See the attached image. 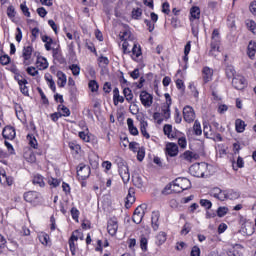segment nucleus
<instances>
[{"instance_id":"f257e3e1","label":"nucleus","mask_w":256,"mask_h":256,"mask_svg":"<svg viewBox=\"0 0 256 256\" xmlns=\"http://www.w3.org/2000/svg\"><path fill=\"white\" fill-rule=\"evenodd\" d=\"M187 189H191V181L187 178H176L173 184L166 185L162 193L163 195H171V193H183Z\"/></svg>"},{"instance_id":"f03ea898","label":"nucleus","mask_w":256,"mask_h":256,"mask_svg":"<svg viewBox=\"0 0 256 256\" xmlns=\"http://www.w3.org/2000/svg\"><path fill=\"white\" fill-rule=\"evenodd\" d=\"M118 171L123 183H129L131 174L129 173V166H127V163L123 159L118 160Z\"/></svg>"},{"instance_id":"7ed1b4c3","label":"nucleus","mask_w":256,"mask_h":256,"mask_svg":"<svg viewBox=\"0 0 256 256\" xmlns=\"http://www.w3.org/2000/svg\"><path fill=\"white\" fill-rule=\"evenodd\" d=\"M232 85L234 89H238L241 91L242 89H245L247 87V80H245V77L242 75L236 74L232 79Z\"/></svg>"},{"instance_id":"20e7f679","label":"nucleus","mask_w":256,"mask_h":256,"mask_svg":"<svg viewBox=\"0 0 256 256\" xmlns=\"http://www.w3.org/2000/svg\"><path fill=\"white\" fill-rule=\"evenodd\" d=\"M183 117L184 121L186 123H193L195 121V110H193V107L186 106L183 108Z\"/></svg>"},{"instance_id":"39448f33","label":"nucleus","mask_w":256,"mask_h":256,"mask_svg":"<svg viewBox=\"0 0 256 256\" xmlns=\"http://www.w3.org/2000/svg\"><path fill=\"white\" fill-rule=\"evenodd\" d=\"M220 256H243V246L236 244L229 251L222 252Z\"/></svg>"},{"instance_id":"423d86ee","label":"nucleus","mask_w":256,"mask_h":256,"mask_svg":"<svg viewBox=\"0 0 256 256\" xmlns=\"http://www.w3.org/2000/svg\"><path fill=\"white\" fill-rule=\"evenodd\" d=\"M140 101L143 106L151 107L153 105V95L149 94L147 91H142L140 93Z\"/></svg>"},{"instance_id":"0eeeda50","label":"nucleus","mask_w":256,"mask_h":256,"mask_svg":"<svg viewBox=\"0 0 256 256\" xmlns=\"http://www.w3.org/2000/svg\"><path fill=\"white\" fill-rule=\"evenodd\" d=\"M77 175L80 177V179L85 180L89 178V175H91V168L87 165L81 164L77 170Z\"/></svg>"},{"instance_id":"6e6552de","label":"nucleus","mask_w":256,"mask_h":256,"mask_svg":"<svg viewBox=\"0 0 256 256\" xmlns=\"http://www.w3.org/2000/svg\"><path fill=\"white\" fill-rule=\"evenodd\" d=\"M166 155H169V157H177V155H179V146L173 142L168 143L166 145Z\"/></svg>"},{"instance_id":"1a4fd4ad","label":"nucleus","mask_w":256,"mask_h":256,"mask_svg":"<svg viewBox=\"0 0 256 256\" xmlns=\"http://www.w3.org/2000/svg\"><path fill=\"white\" fill-rule=\"evenodd\" d=\"M211 196L218 199V201H225V199H227V193L223 192L219 187L212 189Z\"/></svg>"},{"instance_id":"9d476101","label":"nucleus","mask_w":256,"mask_h":256,"mask_svg":"<svg viewBox=\"0 0 256 256\" xmlns=\"http://www.w3.org/2000/svg\"><path fill=\"white\" fill-rule=\"evenodd\" d=\"M15 135H16L15 128L11 126H6L2 131V136L4 137V139L13 140L15 139Z\"/></svg>"},{"instance_id":"9b49d317","label":"nucleus","mask_w":256,"mask_h":256,"mask_svg":"<svg viewBox=\"0 0 256 256\" xmlns=\"http://www.w3.org/2000/svg\"><path fill=\"white\" fill-rule=\"evenodd\" d=\"M107 229H108L109 235H112V236L116 235L117 234V230L119 229V224H117V220L110 219L108 221Z\"/></svg>"},{"instance_id":"f8f14e48","label":"nucleus","mask_w":256,"mask_h":256,"mask_svg":"<svg viewBox=\"0 0 256 256\" xmlns=\"http://www.w3.org/2000/svg\"><path fill=\"white\" fill-rule=\"evenodd\" d=\"M33 55V47L27 46L23 48L22 57L24 58V65H29L28 60L31 59Z\"/></svg>"},{"instance_id":"ddd939ff","label":"nucleus","mask_w":256,"mask_h":256,"mask_svg":"<svg viewBox=\"0 0 256 256\" xmlns=\"http://www.w3.org/2000/svg\"><path fill=\"white\" fill-rule=\"evenodd\" d=\"M213 79V69L209 67H204L203 68V80L204 83H209Z\"/></svg>"},{"instance_id":"4468645a","label":"nucleus","mask_w":256,"mask_h":256,"mask_svg":"<svg viewBox=\"0 0 256 256\" xmlns=\"http://www.w3.org/2000/svg\"><path fill=\"white\" fill-rule=\"evenodd\" d=\"M56 75L58 77L57 85L60 87H65V85H67V76L65 73L58 71Z\"/></svg>"},{"instance_id":"2eb2a0df","label":"nucleus","mask_w":256,"mask_h":256,"mask_svg":"<svg viewBox=\"0 0 256 256\" xmlns=\"http://www.w3.org/2000/svg\"><path fill=\"white\" fill-rule=\"evenodd\" d=\"M135 191H133V189H129L128 191V195L126 197V207H131V205H133V203H135Z\"/></svg>"},{"instance_id":"dca6fc26","label":"nucleus","mask_w":256,"mask_h":256,"mask_svg":"<svg viewBox=\"0 0 256 256\" xmlns=\"http://www.w3.org/2000/svg\"><path fill=\"white\" fill-rule=\"evenodd\" d=\"M255 53H256V43L253 41H250L248 44L247 55L250 59H254Z\"/></svg>"},{"instance_id":"f3484780","label":"nucleus","mask_w":256,"mask_h":256,"mask_svg":"<svg viewBox=\"0 0 256 256\" xmlns=\"http://www.w3.org/2000/svg\"><path fill=\"white\" fill-rule=\"evenodd\" d=\"M141 55V46H137V44L134 43L132 48V59L136 61L137 59H139V57H141Z\"/></svg>"},{"instance_id":"a211bd4d","label":"nucleus","mask_w":256,"mask_h":256,"mask_svg":"<svg viewBox=\"0 0 256 256\" xmlns=\"http://www.w3.org/2000/svg\"><path fill=\"white\" fill-rule=\"evenodd\" d=\"M15 79H17L18 84L20 86V91L21 93H23V95H29V90L27 89V80L23 79V80H19L17 77H15Z\"/></svg>"},{"instance_id":"6ab92c4d","label":"nucleus","mask_w":256,"mask_h":256,"mask_svg":"<svg viewBox=\"0 0 256 256\" xmlns=\"http://www.w3.org/2000/svg\"><path fill=\"white\" fill-rule=\"evenodd\" d=\"M199 169H201V165L194 164L190 167V172L194 177H203V172H199Z\"/></svg>"},{"instance_id":"aec40b11","label":"nucleus","mask_w":256,"mask_h":256,"mask_svg":"<svg viewBox=\"0 0 256 256\" xmlns=\"http://www.w3.org/2000/svg\"><path fill=\"white\" fill-rule=\"evenodd\" d=\"M210 47V55H212V57H216L217 53H219V42L212 40Z\"/></svg>"},{"instance_id":"412c9836","label":"nucleus","mask_w":256,"mask_h":256,"mask_svg":"<svg viewBox=\"0 0 256 256\" xmlns=\"http://www.w3.org/2000/svg\"><path fill=\"white\" fill-rule=\"evenodd\" d=\"M24 199L28 203H33L37 199V192L29 191L24 194Z\"/></svg>"},{"instance_id":"4be33fe9","label":"nucleus","mask_w":256,"mask_h":256,"mask_svg":"<svg viewBox=\"0 0 256 256\" xmlns=\"http://www.w3.org/2000/svg\"><path fill=\"white\" fill-rule=\"evenodd\" d=\"M152 228L154 229V231H157V229H159V212L152 213Z\"/></svg>"},{"instance_id":"5701e85b","label":"nucleus","mask_w":256,"mask_h":256,"mask_svg":"<svg viewBox=\"0 0 256 256\" xmlns=\"http://www.w3.org/2000/svg\"><path fill=\"white\" fill-rule=\"evenodd\" d=\"M235 127H236V131L237 133H243V131H245V121L241 120V119H237L235 122Z\"/></svg>"},{"instance_id":"b1692460","label":"nucleus","mask_w":256,"mask_h":256,"mask_svg":"<svg viewBox=\"0 0 256 256\" xmlns=\"http://www.w3.org/2000/svg\"><path fill=\"white\" fill-rule=\"evenodd\" d=\"M190 15L192 19H199V17H201V9H199L197 6H193L190 9Z\"/></svg>"},{"instance_id":"393cba45","label":"nucleus","mask_w":256,"mask_h":256,"mask_svg":"<svg viewBox=\"0 0 256 256\" xmlns=\"http://www.w3.org/2000/svg\"><path fill=\"white\" fill-rule=\"evenodd\" d=\"M146 211H147V204H141L140 206H138L135 209L134 214L135 215H142L143 217H145Z\"/></svg>"},{"instance_id":"a878e982","label":"nucleus","mask_w":256,"mask_h":256,"mask_svg":"<svg viewBox=\"0 0 256 256\" xmlns=\"http://www.w3.org/2000/svg\"><path fill=\"white\" fill-rule=\"evenodd\" d=\"M45 80L49 83V87L53 93L57 91V87L55 86V81L53 80V77L51 75L47 76L45 75Z\"/></svg>"},{"instance_id":"bb28decb","label":"nucleus","mask_w":256,"mask_h":256,"mask_svg":"<svg viewBox=\"0 0 256 256\" xmlns=\"http://www.w3.org/2000/svg\"><path fill=\"white\" fill-rule=\"evenodd\" d=\"M157 244L163 245L165 241H167V234L165 232H159V234L156 236Z\"/></svg>"},{"instance_id":"cd10ccee","label":"nucleus","mask_w":256,"mask_h":256,"mask_svg":"<svg viewBox=\"0 0 256 256\" xmlns=\"http://www.w3.org/2000/svg\"><path fill=\"white\" fill-rule=\"evenodd\" d=\"M246 27L251 31L254 35H256V23L253 20H246Z\"/></svg>"},{"instance_id":"c85d7f7f","label":"nucleus","mask_w":256,"mask_h":256,"mask_svg":"<svg viewBox=\"0 0 256 256\" xmlns=\"http://www.w3.org/2000/svg\"><path fill=\"white\" fill-rule=\"evenodd\" d=\"M123 93L126 101H128V103H131L133 101V92L131 91V89L124 88Z\"/></svg>"},{"instance_id":"c756f323","label":"nucleus","mask_w":256,"mask_h":256,"mask_svg":"<svg viewBox=\"0 0 256 256\" xmlns=\"http://www.w3.org/2000/svg\"><path fill=\"white\" fill-rule=\"evenodd\" d=\"M227 199H231L232 201H235V199H239L241 197V194L235 190H230L228 193H226Z\"/></svg>"},{"instance_id":"7c9ffc66","label":"nucleus","mask_w":256,"mask_h":256,"mask_svg":"<svg viewBox=\"0 0 256 256\" xmlns=\"http://www.w3.org/2000/svg\"><path fill=\"white\" fill-rule=\"evenodd\" d=\"M33 184L39 185V187H45V182L43 181V176L37 175L33 178Z\"/></svg>"},{"instance_id":"2f4dec72","label":"nucleus","mask_w":256,"mask_h":256,"mask_svg":"<svg viewBox=\"0 0 256 256\" xmlns=\"http://www.w3.org/2000/svg\"><path fill=\"white\" fill-rule=\"evenodd\" d=\"M203 133L207 139H213V133H211V127L209 124H204Z\"/></svg>"},{"instance_id":"473e14b6","label":"nucleus","mask_w":256,"mask_h":256,"mask_svg":"<svg viewBox=\"0 0 256 256\" xmlns=\"http://www.w3.org/2000/svg\"><path fill=\"white\" fill-rule=\"evenodd\" d=\"M171 131H173V126L171 124H165L163 127L164 135H167L169 138H173L174 136L171 135Z\"/></svg>"},{"instance_id":"72a5a7b5","label":"nucleus","mask_w":256,"mask_h":256,"mask_svg":"<svg viewBox=\"0 0 256 256\" xmlns=\"http://www.w3.org/2000/svg\"><path fill=\"white\" fill-rule=\"evenodd\" d=\"M140 131H141L143 137H145L146 139H149L151 137L149 135V133H147V122L141 123Z\"/></svg>"},{"instance_id":"f704fd0d","label":"nucleus","mask_w":256,"mask_h":256,"mask_svg":"<svg viewBox=\"0 0 256 256\" xmlns=\"http://www.w3.org/2000/svg\"><path fill=\"white\" fill-rule=\"evenodd\" d=\"M236 75L237 74H235V68H233V66H228L226 68V77H228V79H233Z\"/></svg>"},{"instance_id":"c9c22d12","label":"nucleus","mask_w":256,"mask_h":256,"mask_svg":"<svg viewBox=\"0 0 256 256\" xmlns=\"http://www.w3.org/2000/svg\"><path fill=\"white\" fill-rule=\"evenodd\" d=\"M58 110L62 111V117H69V115H71V111L66 106L59 105Z\"/></svg>"},{"instance_id":"e433bc0d","label":"nucleus","mask_w":256,"mask_h":256,"mask_svg":"<svg viewBox=\"0 0 256 256\" xmlns=\"http://www.w3.org/2000/svg\"><path fill=\"white\" fill-rule=\"evenodd\" d=\"M193 129H194L195 135H202L203 130H201V123H199V121L196 120L194 122Z\"/></svg>"},{"instance_id":"4c0bfd02","label":"nucleus","mask_w":256,"mask_h":256,"mask_svg":"<svg viewBox=\"0 0 256 256\" xmlns=\"http://www.w3.org/2000/svg\"><path fill=\"white\" fill-rule=\"evenodd\" d=\"M133 184L135 187H138V189H141L143 187V179L140 176H136L133 178Z\"/></svg>"},{"instance_id":"58836bf2","label":"nucleus","mask_w":256,"mask_h":256,"mask_svg":"<svg viewBox=\"0 0 256 256\" xmlns=\"http://www.w3.org/2000/svg\"><path fill=\"white\" fill-rule=\"evenodd\" d=\"M89 89L92 91V93H95V91H98L99 84L95 80H91L88 84Z\"/></svg>"},{"instance_id":"ea45409f","label":"nucleus","mask_w":256,"mask_h":256,"mask_svg":"<svg viewBox=\"0 0 256 256\" xmlns=\"http://www.w3.org/2000/svg\"><path fill=\"white\" fill-rule=\"evenodd\" d=\"M0 63L1 65H9L11 63V57L9 55L5 54L0 57Z\"/></svg>"},{"instance_id":"a19ab883","label":"nucleus","mask_w":256,"mask_h":256,"mask_svg":"<svg viewBox=\"0 0 256 256\" xmlns=\"http://www.w3.org/2000/svg\"><path fill=\"white\" fill-rule=\"evenodd\" d=\"M229 212V208L227 207H219L217 209V215L218 217H225L226 213Z\"/></svg>"},{"instance_id":"79ce46f5","label":"nucleus","mask_w":256,"mask_h":256,"mask_svg":"<svg viewBox=\"0 0 256 256\" xmlns=\"http://www.w3.org/2000/svg\"><path fill=\"white\" fill-rule=\"evenodd\" d=\"M69 69L72 70V74L74 76H77L79 75V73H81V68L76 64H72L71 66H69Z\"/></svg>"},{"instance_id":"37998d69","label":"nucleus","mask_w":256,"mask_h":256,"mask_svg":"<svg viewBox=\"0 0 256 256\" xmlns=\"http://www.w3.org/2000/svg\"><path fill=\"white\" fill-rule=\"evenodd\" d=\"M27 139L29 141V145L33 147V149H37V139H35V136L28 135Z\"/></svg>"},{"instance_id":"c03bdc74","label":"nucleus","mask_w":256,"mask_h":256,"mask_svg":"<svg viewBox=\"0 0 256 256\" xmlns=\"http://www.w3.org/2000/svg\"><path fill=\"white\" fill-rule=\"evenodd\" d=\"M200 205L202 207H205V209H211V207H213V204L211 203V201H209L207 199H201L200 200Z\"/></svg>"},{"instance_id":"a18cd8bd","label":"nucleus","mask_w":256,"mask_h":256,"mask_svg":"<svg viewBox=\"0 0 256 256\" xmlns=\"http://www.w3.org/2000/svg\"><path fill=\"white\" fill-rule=\"evenodd\" d=\"M20 9L25 17H31V12H29V8L25 5V2L20 5Z\"/></svg>"},{"instance_id":"49530a36","label":"nucleus","mask_w":256,"mask_h":256,"mask_svg":"<svg viewBox=\"0 0 256 256\" xmlns=\"http://www.w3.org/2000/svg\"><path fill=\"white\" fill-rule=\"evenodd\" d=\"M39 241L42 243V245H49V235L42 234L39 236Z\"/></svg>"},{"instance_id":"de8ad7c7","label":"nucleus","mask_w":256,"mask_h":256,"mask_svg":"<svg viewBox=\"0 0 256 256\" xmlns=\"http://www.w3.org/2000/svg\"><path fill=\"white\" fill-rule=\"evenodd\" d=\"M141 15H143V11L141 10V8H137L132 11L133 19H139V17H141Z\"/></svg>"},{"instance_id":"09e8293b","label":"nucleus","mask_w":256,"mask_h":256,"mask_svg":"<svg viewBox=\"0 0 256 256\" xmlns=\"http://www.w3.org/2000/svg\"><path fill=\"white\" fill-rule=\"evenodd\" d=\"M162 112L164 113L165 119H169L171 117V107L169 106H164L162 108Z\"/></svg>"},{"instance_id":"8fccbe9b","label":"nucleus","mask_w":256,"mask_h":256,"mask_svg":"<svg viewBox=\"0 0 256 256\" xmlns=\"http://www.w3.org/2000/svg\"><path fill=\"white\" fill-rule=\"evenodd\" d=\"M183 159H185L186 161H193V152L191 151H185L182 154Z\"/></svg>"},{"instance_id":"3c124183","label":"nucleus","mask_w":256,"mask_h":256,"mask_svg":"<svg viewBox=\"0 0 256 256\" xmlns=\"http://www.w3.org/2000/svg\"><path fill=\"white\" fill-rule=\"evenodd\" d=\"M147 243H148L147 238L142 236L140 239V247H141L142 251H147Z\"/></svg>"},{"instance_id":"603ef678","label":"nucleus","mask_w":256,"mask_h":256,"mask_svg":"<svg viewBox=\"0 0 256 256\" xmlns=\"http://www.w3.org/2000/svg\"><path fill=\"white\" fill-rule=\"evenodd\" d=\"M137 159L138 161H143V159H145V148H139L137 152Z\"/></svg>"},{"instance_id":"864d4df0","label":"nucleus","mask_w":256,"mask_h":256,"mask_svg":"<svg viewBox=\"0 0 256 256\" xmlns=\"http://www.w3.org/2000/svg\"><path fill=\"white\" fill-rule=\"evenodd\" d=\"M188 87L191 90V93H192L193 97H195L197 99V97H199V91L197 90L195 85L194 84H189Z\"/></svg>"},{"instance_id":"5fc2aeb1","label":"nucleus","mask_w":256,"mask_h":256,"mask_svg":"<svg viewBox=\"0 0 256 256\" xmlns=\"http://www.w3.org/2000/svg\"><path fill=\"white\" fill-rule=\"evenodd\" d=\"M145 25H147L148 27V31L150 33H153V31L155 30V23H151V20H144Z\"/></svg>"},{"instance_id":"6e6d98bb","label":"nucleus","mask_w":256,"mask_h":256,"mask_svg":"<svg viewBox=\"0 0 256 256\" xmlns=\"http://www.w3.org/2000/svg\"><path fill=\"white\" fill-rule=\"evenodd\" d=\"M190 256H201V249L198 246H194L191 250Z\"/></svg>"},{"instance_id":"4d7b16f0","label":"nucleus","mask_w":256,"mask_h":256,"mask_svg":"<svg viewBox=\"0 0 256 256\" xmlns=\"http://www.w3.org/2000/svg\"><path fill=\"white\" fill-rule=\"evenodd\" d=\"M143 217L142 215L140 214H133V221L136 223V225H139V223H141L143 221Z\"/></svg>"},{"instance_id":"13d9d810","label":"nucleus","mask_w":256,"mask_h":256,"mask_svg":"<svg viewBox=\"0 0 256 256\" xmlns=\"http://www.w3.org/2000/svg\"><path fill=\"white\" fill-rule=\"evenodd\" d=\"M26 71H27L28 75H31L32 77L39 75V71H37L35 69V67H28Z\"/></svg>"},{"instance_id":"bf43d9fd","label":"nucleus","mask_w":256,"mask_h":256,"mask_svg":"<svg viewBox=\"0 0 256 256\" xmlns=\"http://www.w3.org/2000/svg\"><path fill=\"white\" fill-rule=\"evenodd\" d=\"M37 91H38L39 95L41 96V99H42L43 103L44 104L49 103V100L47 99V96H45V93H43V90L38 87Z\"/></svg>"},{"instance_id":"052dcab7","label":"nucleus","mask_w":256,"mask_h":256,"mask_svg":"<svg viewBox=\"0 0 256 256\" xmlns=\"http://www.w3.org/2000/svg\"><path fill=\"white\" fill-rule=\"evenodd\" d=\"M123 44H122V49L124 51V53H131V50H129V41L122 39Z\"/></svg>"},{"instance_id":"680f3d73","label":"nucleus","mask_w":256,"mask_h":256,"mask_svg":"<svg viewBox=\"0 0 256 256\" xmlns=\"http://www.w3.org/2000/svg\"><path fill=\"white\" fill-rule=\"evenodd\" d=\"M7 15L10 19H13V17H15V7L9 6L7 9Z\"/></svg>"},{"instance_id":"e2e57ef3","label":"nucleus","mask_w":256,"mask_h":256,"mask_svg":"<svg viewBox=\"0 0 256 256\" xmlns=\"http://www.w3.org/2000/svg\"><path fill=\"white\" fill-rule=\"evenodd\" d=\"M162 12L166 15H169V13H171V10H169V2H164L162 4Z\"/></svg>"},{"instance_id":"0e129e2a","label":"nucleus","mask_w":256,"mask_h":256,"mask_svg":"<svg viewBox=\"0 0 256 256\" xmlns=\"http://www.w3.org/2000/svg\"><path fill=\"white\" fill-rule=\"evenodd\" d=\"M178 145L182 148L185 149L187 147V139L185 137H181L178 139Z\"/></svg>"},{"instance_id":"69168bd1","label":"nucleus","mask_w":256,"mask_h":256,"mask_svg":"<svg viewBox=\"0 0 256 256\" xmlns=\"http://www.w3.org/2000/svg\"><path fill=\"white\" fill-rule=\"evenodd\" d=\"M71 215H72V218L75 221H78V219H79V210H77V208H72L71 209Z\"/></svg>"},{"instance_id":"338daca9","label":"nucleus","mask_w":256,"mask_h":256,"mask_svg":"<svg viewBox=\"0 0 256 256\" xmlns=\"http://www.w3.org/2000/svg\"><path fill=\"white\" fill-rule=\"evenodd\" d=\"M183 121V118H181V113L179 112V109H175V123H181Z\"/></svg>"},{"instance_id":"774afa93","label":"nucleus","mask_w":256,"mask_h":256,"mask_svg":"<svg viewBox=\"0 0 256 256\" xmlns=\"http://www.w3.org/2000/svg\"><path fill=\"white\" fill-rule=\"evenodd\" d=\"M37 13L39 17H42V18L47 16V10H45L43 7L38 8Z\"/></svg>"}]
</instances>
